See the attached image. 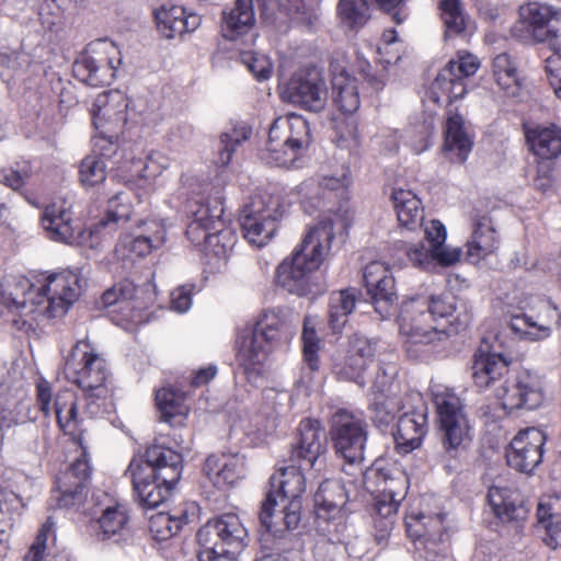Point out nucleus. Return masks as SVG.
<instances>
[{
    "label": "nucleus",
    "mask_w": 561,
    "mask_h": 561,
    "mask_svg": "<svg viewBox=\"0 0 561 561\" xmlns=\"http://www.w3.org/2000/svg\"><path fill=\"white\" fill-rule=\"evenodd\" d=\"M331 83L333 104L347 117L334 119V141L339 147H347L348 142H356L358 137L357 123L352 117L360 106L358 81L346 71H341L333 76Z\"/></svg>",
    "instance_id": "14"
},
{
    "label": "nucleus",
    "mask_w": 561,
    "mask_h": 561,
    "mask_svg": "<svg viewBox=\"0 0 561 561\" xmlns=\"http://www.w3.org/2000/svg\"><path fill=\"white\" fill-rule=\"evenodd\" d=\"M399 411L400 407L394 398L383 397L374 403L373 421L378 427H387L394 421Z\"/></svg>",
    "instance_id": "63"
},
{
    "label": "nucleus",
    "mask_w": 561,
    "mask_h": 561,
    "mask_svg": "<svg viewBox=\"0 0 561 561\" xmlns=\"http://www.w3.org/2000/svg\"><path fill=\"white\" fill-rule=\"evenodd\" d=\"M21 506H23L22 500L16 493L0 489V557L8 550L12 513Z\"/></svg>",
    "instance_id": "51"
},
{
    "label": "nucleus",
    "mask_w": 561,
    "mask_h": 561,
    "mask_svg": "<svg viewBox=\"0 0 561 561\" xmlns=\"http://www.w3.org/2000/svg\"><path fill=\"white\" fill-rule=\"evenodd\" d=\"M289 158L294 162L312 141L309 122L299 114H288Z\"/></svg>",
    "instance_id": "50"
},
{
    "label": "nucleus",
    "mask_w": 561,
    "mask_h": 561,
    "mask_svg": "<svg viewBox=\"0 0 561 561\" xmlns=\"http://www.w3.org/2000/svg\"><path fill=\"white\" fill-rule=\"evenodd\" d=\"M400 504L401 502L383 497L380 493L376 495L371 507V517L374 527L380 533L379 538L382 539L389 535Z\"/></svg>",
    "instance_id": "52"
},
{
    "label": "nucleus",
    "mask_w": 561,
    "mask_h": 561,
    "mask_svg": "<svg viewBox=\"0 0 561 561\" xmlns=\"http://www.w3.org/2000/svg\"><path fill=\"white\" fill-rule=\"evenodd\" d=\"M325 451L323 427L319 420L305 417L297 427L296 440L291 445L290 461L312 468Z\"/></svg>",
    "instance_id": "27"
},
{
    "label": "nucleus",
    "mask_w": 561,
    "mask_h": 561,
    "mask_svg": "<svg viewBox=\"0 0 561 561\" xmlns=\"http://www.w3.org/2000/svg\"><path fill=\"white\" fill-rule=\"evenodd\" d=\"M106 161L96 151L84 157L79 164V182L84 188H92L105 182Z\"/></svg>",
    "instance_id": "53"
},
{
    "label": "nucleus",
    "mask_w": 561,
    "mask_h": 561,
    "mask_svg": "<svg viewBox=\"0 0 561 561\" xmlns=\"http://www.w3.org/2000/svg\"><path fill=\"white\" fill-rule=\"evenodd\" d=\"M493 77L497 85L508 96H517L523 87V78L515 59L507 53L499 54L492 64Z\"/></svg>",
    "instance_id": "46"
},
{
    "label": "nucleus",
    "mask_w": 561,
    "mask_h": 561,
    "mask_svg": "<svg viewBox=\"0 0 561 561\" xmlns=\"http://www.w3.org/2000/svg\"><path fill=\"white\" fill-rule=\"evenodd\" d=\"M528 151L538 162L552 161L561 156V127L557 124H523Z\"/></svg>",
    "instance_id": "29"
},
{
    "label": "nucleus",
    "mask_w": 561,
    "mask_h": 561,
    "mask_svg": "<svg viewBox=\"0 0 561 561\" xmlns=\"http://www.w3.org/2000/svg\"><path fill=\"white\" fill-rule=\"evenodd\" d=\"M367 295L379 313H388L396 298V284L388 265L379 261L368 263L363 274Z\"/></svg>",
    "instance_id": "28"
},
{
    "label": "nucleus",
    "mask_w": 561,
    "mask_h": 561,
    "mask_svg": "<svg viewBox=\"0 0 561 561\" xmlns=\"http://www.w3.org/2000/svg\"><path fill=\"white\" fill-rule=\"evenodd\" d=\"M479 67L476 56L459 53L457 59H450L437 73L425 92L426 100L438 106H450L467 94V81Z\"/></svg>",
    "instance_id": "9"
},
{
    "label": "nucleus",
    "mask_w": 561,
    "mask_h": 561,
    "mask_svg": "<svg viewBox=\"0 0 561 561\" xmlns=\"http://www.w3.org/2000/svg\"><path fill=\"white\" fill-rule=\"evenodd\" d=\"M405 531L416 552L426 561H435L447 550V531L443 514L425 515L408 512L404 517Z\"/></svg>",
    "instance_id": "15"
},
{
    "label": "nucleus",
    "mask_w": 561,
    "mask_h": 561,
    "mask_svg": "<svg viewBox=\"0 0 561 561\" xmlns=\"http://www.w3.org/2000/svg\"><path fill=\"white\" fill-rule=\"evenodd\" d=\"M157 30L167 39L180 37L185 33L195 31L201 24V16L187 13L176 4H162L154 11Z\"/></svg>",
    "instance_id": "35"
},
{
    "label": "nucleus",
    "mask_w": 561,
    "mask_h": 561,
    "mask_svg": "<svg viewBox=\"0 0 561 561\" xmlns=\"http://www.w3.org/2000/svg\"><path fill=\"white\" fill-rule=\"evenodd\" d=\"M409 300L414 306L424 305L425 307L420 311L432 322H436L439 319H447L448 327L444 330L448 333V337L451 334H458L465 331L472 320L471 313L465 307L462 310H458L457 297L451 294L417 296Z\"/></svg>",
    "instance_id": "22"
},
{
    "label": "nucleus",
    "mask_w": 561,
    "mask_h": 561,
    "mask_svg": "<svg viewBox=\"0 0 561 561\" xmlns=\"http://www.w3.org/2000/svg\"><path fill=\"white\" fill-rule=\"evenodd\" d=\"M347 347L359 359H365L366 365L370 366L374 363L377 352L376 343L368 337L356 333L348 339Z\"/></svg>",
    "instance_id": "64"
},
{
    "label": "nucleus",
    "mask_w": 561,
    "mask_h": 561,
    "mask_svg": "<svg viewBox=\"0 0 561 561\" xmlns=\"http://www.w3.org/2000/svg\"><path fill=\"white\" fill-rule=\"evenodd\" d=\"M254 201L248 204V243L261 249L266 245L277 230V221L264 209H254Z\"/></svg>",
    "instance_id": "45"
},
{
    "label": "nucleus",
    "mask_w": 561,
    "mask_h": 561,
    "mask_svg": "<svg viewBox=\"0 0 561 561\" xmlns=\"http://www.w3.org/2000/svg\"><path fill=\"white\" fill-rule=\"evenodd\" d=\"M352 184L351 171L347 168L341 176H321L305 180L298 186V194L304 202L313 208H323L334 211V205L341 206L342 202L350 198Z\"/></svg>",
    "instance_id": "18"
},
{
    "label": "nucleus",
    "mask_w": 561,
    "mask_h": 561,
    "mask_svg": "<svg viewBox=\"0 0 561 561\" xmlns=\"http://www.w3.org/2000/svg\"><path fill=\"white\" fill-rule=\"evenodd\" d=\"M368 0H340L337 14L343 25L350 30H359L368 21Z\"/></svg>",
    "instance_id": "55"
},
{
    "label": "nucleus",
    "mask_w": 561,
    "mask_h": 561,
    "mask_svg": "<svg viewBox=\"0 0 561 561\" xmlns=\"http://www.w3.org/2000/svg\"><path fill=\"white\" fill-rule=\"evenodd\" d=\"M277 504L273 492L266 494L259 514L264 531L260 536L261 547L265 556H273L279 560L294 550V535L291 534L300 523V505L293 503L284 506L279 520H274V508Z\"/></svg>",
    "instance_id": "5"
},
{
    "label": "nucleus",
    "mask_w": 561,
    "mask_h": 561,
    "mask_svg": "<svg viewBox=\"0 0 561 561\" xmlns=\"http://www.w3.org/2000/svg\"><path fill=\"white\" fill-rule=\"evenodd\" d=\"M137 293L136 285L129 279H123L106 289L99 304L104 308L115 305H129Z\"/></svg>",
    "instance_id": "59"
},
{
    "label": "nucleus",
    "mask_w": 561,
    "mask_h": 561,
    "mask_svg": "<svg viewBox=\"0 0 561 561\" xmlns=\"http://www.w3.org/2000/svg\"><path fill=\"white\" fill-rule=\"evenodd\" d=\"M54 535L55 523L51 517H48L38 530L35 541L32 543L24 557V561H44L47 541L49 537H54Z\"/></svg>",
    "instance_id": "61"
},
{
    "label": "nucleus",
    "mask_w": 561,
    "mask_h": 561,
    "mask_svg": "<svg viewBox=\"0 0 561 561\" xmlns=\"http://www.w3.org/2000/svg\"><path fill=\"white\" fill-rule=\"evenodd\" d=\"M494 397L501 408L511 414L519 410H535L545 401V388L541 378L529 370L507 376L494 390Z\"/></svg>",
    "instance_id": "13"
},
{
    "label": "nucleus",
    "mask_w": 561,
    "mask_h": 561,
    "mask_svg": "<svg viewBox=\"0 0 561 561\" xmlns=\"http://www.w3.org/2000/svg\"><path fill=\"white\" fill-rule=\"evenodd\" d=\"M426 433L427 409L425 404L403 412L399 416L397 432L393 434L397 451L405 455L419 448Z\"/></svg>",
    "instance_id": "31"
},
{
    "label": "nucleus",
    "mask_w": 561,
    "mask_h": 561,
    "mask_svg": "<svg viewBox=\"0 0 561 561\" xmlns=\"http://www.w3.org/2000/svg\"><path fill=\"white\" fill-rule=\"evenodd\" d=\"M424 307V305L414 306L408 299L402 302L398 316L403 350L410 358L414 359L448 339L445 330L438 329L424 313H421L420 310Z\"/></svg>",
    "instance_id": "6"
},
{
    "label": "nucleus",
    "mask_w": 561,
    "mask_h": 561,
    "mask_svg": "<svg viewBox=\"0 0 561 561\" xmlns=\"http://www.w3.org/2000/svg\"><path fill=\"white\" fill-rule=\"evenodd\" d=\"M442 444L446 454L455 458L469 439V424L462 411L460 399L449 392H439L434 397Z\"/></svg>",
    "instance_id": "16"
},
{
    "label": "nucleus",
    "mask_w": 561,
    "mask_h": 561,
    "mask_svg": "<svg viewBox=\"0 0 561 561\" xmlns=\"http://www.w3.org/2000/svg\"><path fill=\"white\" fill-rule=\"evenodd\" d=\"M187 514L173 517L169 514L160 513L151 518L150 531L154 535L156 539L167 540L176 535L182 526L187 523Z\"/></svg>",
    "instance_id": "58"
},
{
    "label": "nucleus",
    "mask_w": 561,
    "mask_h": 561,
    "mask_svg": "<svg viewBox=\"0 0 561 561\" xmlns=\"http://www.w3.org/2000/svg\"><path fill=\"white\" fill-rule=\"evenodd\" d=\"M287 330L288 322L282 309L266 310L260 316L252 332L251 345L248 347V380L264 374L273 345Z\"/></svg>",
    "instance_id": "10"
},
{
    "label": "nucleus",
    "mask_w": 561,
    "mask_h": 561,
    "mask_svg": "<svg viewBox=\"0 0 561 561\" xmlns=\"http://www.w3.org/2000/svg\"><path fill=\"white\" fill-rule=\"evenodd\" d=\"M329 436L335 455L348 465L360 463L367 442V423L360 413L337 409L329 421Z\"/></svg>",
    "instance_id": "7"
},
{
    "label": "nucleus",
    "mask_w": 561,
    "mask_h": 561,
    "mask_svg": "<svg viewBox=\"0 0 561 561\" xmlns=\"http://www.w3.org/2000/svg\"><path fill=\"white\" fill-rule=\"evenodd\" d=\"M129 99L119 91H108L99 94L91 108L92 124L100 133H110L111 137L123 133L129 121L147 123L149 114L139 110L129 111Z\"/></svg>",
    "instance_id": "12"
},
{
    "label": "nucleus",
    "mask_w": 561,
    "mask_h": 561,
    "mask_svg": "<svg viewBox=\"0 0 561 561\" xmlns=\"http://www.w3.org/2000/svg\"><path fill=\"white\" fill-rule=\"evenodd\" d=\"M520 22L537 43L556 39L561 32V11L540 2L519 8Z\"/></svg>",
    "instance_id": "25"
},
{
    "label": "nucleus",
    "mask_w": 561,
    "mask_h": 561,
    "mask_svg": "<svg viewBox=\"0 0 561 561\" xmlns=\"http://www.w3.org/2000/svg\"><path fill=\"white\" fill-rule=\"evenodd\" d=\"M440 18L445 25L446 36L461 35L467 26L466 15L460 0H440L438 3Z\"/></svg>",
    "instance_id": "54"
},
{
    "label": "nucleus",
    "mask_w": 561,
    "mask_h": 561,
    "mask_svg": "<svg viewBox=\"0 0 561 561\" xmlns=\"http://www.w3.org/2000/svg\"><path fill=\"white\" fill-rule=\"evenodd\" d=\"M288 130V115L279 116L271 124L266 141L267 156L264 158L268 163L279 167L290 163Z\"/></svg>",
    "instance_id": "42"
},
{
    "label": "nucleus",
    "mask_w": 561,
    "mask_h": 561,
    "mask_svg": "<svg viewBox=\"0 0 561 561\" xmlns=\"http://www.w3.org/2000/svg\"><path fill=\"white\" fill-rule=\"evenodd\" d=\"M131 213L130 190L119 191L108 199L107 210L95 228L98 231H115L130 219Z\"/></svg>",
    "instance_id": "47"
},
{
    "label": "nucleus",
    "mask_w": 561,
    "mask_h": 561,
    "mask_svg": "<svg viewBox=\"0 0 561 561\" xmlns=\"http://www.w3.org/2000/svg\"><path fill=\"white\" fill-rule=\"evenodd\" d=\"M486 499L494 517L502 524L520 527L529 516L525 496L517 488L493 485Z\"/></svg>",
    "instance_id": "26"
},
{
    "label": "nucleus",
    "mask_w": 561,
    "mask_h": 561,
    "mask_svg": "<svg viewBox=\"0 0 561 561\" xmlns=\"http://www.w3.org/2000/svg\"><path fill=\"white\" fill-rule=\"evenodd\" d=\"M1 304L11 313L19 316H27L37 312L36 285L32 284L30 279L23 276H5L1 283L0 289Z\"/></svg>",
    "instance_id": "32"
},
{
    "label": "nucleus",
    "mask_w": 561,
    "mask_h": 561,
    "mask_svg": "<svg viewBox=\"0 0 561 561\" xmlns=\"http://www.w3.org/2000/svg\"><path fill=\"white\" fill-rule=\"evenodd\" d=\"M55 415L60 430L72 436L73 440L83 446V430L81 428V420L78 416V399L71 390H64L57 393L54 402Z\"/></svg>",
    "instance_id": "37"
},
{
    "label": "nucleus",
    "mask_w": 561,
    "mask_h": 561,
    "mask_svg": "<svg viewBox=\"0 0 561 561\" xmlns=\"http://www.w3.org/2000/svg\"><path fill=\"white\" fill-rule=\"evenodd\" d=\"M500 244L490 215H477L472 219V234L466 247V257L470 263H479L493 254Z\"/></svg>",
    "instance_id": "36"
},
{
    "label": "nucleus",
    "mask_w": 561,
    "mask_h": 561,
    "mask_svg": "<svg viewBox=\"0 0 561 561\" xmlns=\"http://www.w3.org/2000/svg\"><path fill=\"white\" fill-rule=\"evenodd\" d=\"M245 455L240 453H224L210 455L205 460L203 472L217 489L234 486L243 478Z\"/></svg>",
    "instance_id": "30"
},
{
    "label": "nucleus",
    "mask_w": 561,
    "mask_h": 561,
    "mask_svg": "<svg viewBox=\"0 0 561 561\" xmlns=\"http://www.w3.org/2000/svg\"><path fill=\"white\" fill-rule=\"evenodd\" d=\"M356 305L353 289L332 293L329 302V325L333 333H340Z\"/></svg>",
    "instance_id": "49"
},
{
    "label": "nucleus",
    "mask_w": 561,
    "mask_h": 561,
    "mask_svg": "<svg viewBox=\"0 0 561 561\" xmlns=\"http://www.w3.org/2000/svg\"><path fill=\"white\" fill-rule=\"evenodd\" d=\"M245 527L237 514L208 520L197 531L198 561H241Z\"/></svg>",
    "instance_id": "4"
},
{
    "label": "nucleus",
    "mask_w": 561,
    "mask_h": 561,
    "mask_svg": "<svg viewBox=\"0 0 561 561\" xmlns=\"http://www.w3.org/2000/svg\"><path fill=\"white\" fill-rule=\"evenodd\" d=\"M156 404L160 413V420L171 425L176 419H183L188 413L185 404V396L172 388H162L156 393Z\"/></svg>",
    "instance_id": "48"
},
{
    "label": "nucleus",
    "mask_w": 561,
    "mask_h": 561,
    "mask_svg": "<svg viewBox=\"0 0 561 561\" xmlns=\"http://www.w3.org/2000/svg\"><path fill=\"white\" fill-rule=\"evenodd\" d=\"M368 474L375 479L377 492L383 497L399 502L405 499L409 490V479L404 473L400 471L392 472L375 462Z\"/></svg>",
    "instance_id": "44"
},
{
    "label": "nucleus",
    "mask_w": 561,
    "mask_h": 561,
    "mask_svg": "<svg viewBox=\"0 0 561 561\" xmlns=\"http://www.w3.org/2000/svg\"><path fill=\"white\" fill-rule=\"evenodd\" d=\"M391 201L400 227L410 231H421L424 220L421 199L411 190L394 188Z\"/></svg>",
    "instance_id": "40"
},
{
    "label": "nucleus",
    "mask_w": 561,
    "mask_h": 561,
    "mask_svg": "<svg viewBox=\"0 0 561 561\" xmlns=\"http://www.w3.org/2000/svg\"><path fill=\"white\" fill-rule=\"evenodd\" d=\"M54 535L55 523L51 517H48L38 530L35 541L32 543L24 557V561H44L47 541L49 537H54Z\"/></svg>",
    "instance_id": "62"
},
{
    "label": "nucleus",
    "mask_w": 561,
    "mask_h": 561,
    "mask_svg": "<svg viewBox=\"0 0 561 561\" xmlns=\"http://www.w3.org/2000/svg\"><path fill=\"white\" fill-rule=\"evenodd\" d=\"M36 285V304L39 314L49 318L64 316L79 298L81 286L76 272L62 271L49 274Z\"/></svg>",
    "instance_id": "11"
},
{
    "label": "nucleus",
    "mask_w": 561,
    "mask_h": 561,
    "mask_svg": "<svg viewBox=\"0 0 561 561\" xmlns=\"http://www.w3.org/2000/svg\"><path fill=\"white\" fill-rule=\"evenodd\" d=\"M547 435L537 427L520 430L506 451L507 465L516 471L531 473L541 462Z\"/></svg>",
    "instance_id": "20"
},
{
    "label": "nucleus",
    "mask_w": 561,
    "mask_h": 561,
    "mask_svg": "<svg viewBox=\"0 0 561 561\" xmlns=\"http://www.w3.org/2000/svg\"><path fill=\"white\" fill-rule=\"evenodd\" d=\"M294 462L290 466L278 469L276 474L270 479L271 490L274 496H280L282 500H288L290 504L298 503L301 506L299 499L306 491V478L300 469L301 466H296Z\"/></svg>",
    "instance_id": "39"
},
{
    "label": "nucleus",
    "mask_w": 561,
    "mask_h": 561,
    "mask_svg": "<svg viewBox=\"0 0 561 561\" xmlns=\"http://www.w3.org/2000/svg\"><path fill=\"white\" fill-rule=\"evenodd\" d=\"M474 145L473 135L467 127L463 117L448 110L444 126V150L451 162L462 164L467 161Z\"/></svg>",
    "instance_id": "34"
},
{
    "label": "nucleus",
    "mask_w": 561,
    "mask_h": 561,
    "mask_svg": "<svg viewBox=\"0 0 561 561\" xmlns=\"http://www.w3.org/2000/svg\"><path fill=\"white\" fill-rule=\"evenodd\" d=\"M533 323L537 331L535 339H545L550 334L552 327H561V311L551 301H543L538 307L536 317H533Z\"/></svg>",
    "instance_id": "56"
},
{
    "label": "nucleus",
    "mask_w": 561,
    "mask_h": 561,
    "mask_svg": "<svg viewBox=\"0 0 561 561\" xmlns=\"http://www.w3.org/2000/svg\"><path fill=\"white\" fill-rule=\"evenodd\" d=\"M65 374L68 380L85 392V412L91 417L107 410L110 396L104 385L106 362L88 342L79 341L72 347L65 362Z\"/></svg>",
    "instance_id": "3"
},
{
    "label": "nucleus",
    "mask_w": 561,
    "mask_h": 561,
    "mask_svg": "<svg viewBox=\"0 0 561 561\" xmlns=\"http://www.w3.org/2000/svg\"><path fill=\"white\" fill-rule=\"evenodd\" d=\"M369 366L365 364V359H359L347 347L344 358L335 364L336 374L346 380L359 382L364 378V374Z\"/></svg>",
    "instance_id": "60"
},
{
    "label": "nucleus",
    "mask_w": 561,
    "mask_h": 561,
    "mask_svg": "<svg viewBox=\"0 0 561 561\" xmlns=\"http://www.w3.org/2000/svg\"><path fill=\"white\" fill-rule=\"evenodd\" d=\"M145 233L122 238L119 247L127 250L131 255L142 257L165 242L167 230L163 221L149 220L145 222Z\"/></svg>",
    "instance_id": "41"
},
{
    "label": "nucleus",
    "mask_w": 561,
    "mask_h": 561,
    "mask_svg": "<svg viewBox=\"0 0 561 561\" xmlns=\"http://www.w3.org/2000/svg\"><path fill=\"white\" fill-rule=\"evenodd\" d=\"M302 356L304 360L311 371H317L320 368L319 351L321 348V341L318 337L316 329L310 325L309 320L306 318L304 321V329L301 333Z\"/></svg>",
    "instance_id": "57"
},
{
    "label": "nucleus",
    "mask_w": 561,
    "mask_h": 561,
    "mask_svg": "<svg viewBox=\"0 0 561 561\" xmlns=\"http://www.w3.org/2000/svg\"><path fill=\"white\" fill-rule=\"evenodd\" d=\"M123 57L116 44L110 39H96L73 64L75 77L91 87L108 85L116 77Z\"/></svg>",
    "instance_id": "8"
},
{
    "label": "nucleus",
    "mask_w": 561,
    "mask_h": 561,
    "mask_svg": "<svg viewBox=\"0 0 561 561\" xmlns=\"http://www.w3.org/2000/svg\"><path fill=\"white\" fill-rule=\"evenodd\" d=\"M183 470L180 453L161 444H152L144 456L134 457L126 470L134 494L145 508L162 504L179 482Z\"/></svg>",
    "instance_id": "2"
},
{
    "label": "nucleus",
    "mask_w": 561,
    "mask_h": 561,
    "mask_svg": "<svg viewBox=\"0 0 561 561\" xmlns=\"http://www.w3.org/2000/svg\"><path fill=\"white\" fill-rule=\"evenodd\" d=\"M280 99L301 110L318 113L327 103L325 82L316 72L297 71L282 88Z\"/></svg>",
    "instance_id": "19"
},
{
    "label": "nucleus",
    "mask_w": 561,
    "mask_h": 561,
    "mask_svg": "<svg viewBox=\"0 0 561 561\" xmlns=\"http://www.w3.org/2000/svg\"><path fill=\"white\" fill-rule=\"evenodd\" d=\"M347 502L344 485L337 480H324L314 494L318 526L329 535H339L346 528L343 507Z\"/></svg>",
    "instance_id": "17"
},
{
    "label": "nucleus",
    "mask_w": 561,
    "mask_h": 561,
    "mask_svg": "<svg viewBox=\"0 0 561 561\" xmlns=\"http://www.w3.org/2000/svg\"><path fill=\"white\" fill-rule=\"evenodd\" d=\"M129 516L123 504L108 505L101 510V515L90 523L91 534L100 541L117 542L126 529Z\"/></svg>",
    "instance_id": "38"
},
{
    "label": "nucleus",
    "mask_w": 561,
    "mask_h": 561,
    "mask_svg": "<svg viewBox=\"0 0 561 561\" xmlns=\"http://www.w3.org/2000/svg\"><path fill=\"white\" fill-rule=\"evenodd\" d=\"M473 383L480 390L493 389L510 374V362L501 354L478 350L472 362Z\"/></svg>",
    "instance_id": "33"
},
{
    "label": "nucleus",
    "mask_w": 561,
    "mask_h": 561,
    "mask_svg": "<svg viewBox=\"0 0 561 561\" xmlns=\"http://www.w3.org/2000/svg\"><path fill=\"white\" fill-rule=\"evenodd\" d=\"M188 187L190 197L185 203L188 221L203 224L204 227L211 228L219 234H229V231L224 230V221L221 220L224 207L220 199H210L209 196H206L209 183H198L192 179Z\"/></svg>",
    "instance_id": "23"
},
{
    "label": "nucleus",
    "mask_w": 561,
    "mask_h": 561,
    "mask_svg": "<svg viewBox=\"0 0 561 561\" xmlns=\"http://www.w3.org/2000/svg\"><path fill=\"white\" fill-rule=\"evenodd\" d=\"M75 198L71 195L48 204L42 216V227L48 239L75 244L80 242L81 228L73 220Z\"/></svg>",
    "instance_id": "21"
},
{
    "label": "nucleus",
    "mask_w": 561,
    "mask_h": 561,
    "mask_svg": "<svg viewBox=\"0 0 561 561\" xmlns=\"http://www.w3.org/2000/svg\"><path fill=\"white\" fill-rule=\"evenodd\" d=\"M91 468L85 458L75 460L70 467L57 477L51 499L59 507L79 506L87 497Z\"/></svg>",
    "instance_id": "24"
},
{
    "label": "nucleus",
    "mask_w": 561,
    "mask_h": 561,
    "mask_svg": "<svg viewBox=\"0 0 561 561\" xmlns=\"http://www.w3.org/2000/svg\"><path fill=\"white\" fill-rule=\"evenodd\" d=\"M333 240L332 221H322L311 228L293 253L277 266L276 285L299 297L320 294L322 285L314 279V273L329 255Z\"/></svg>",
    "instance_id": "1"
},
{
    "label": "nucleus",
    "mask_w": 561,
    "mask_h": 561,
    "mask_svg": "<svg viewBox=\"0 0 561 561\" xmlns=\"http://www.w3.org/2000/svg\"><path fill=\"white\" fill-rule=\"evenodd\" d=\"M245 0H237L234 7L222 12L221 35L226 42L234 43L239 51L241 64L243 59V47L245 45Z\"/></svg>",
    "instance_id": "43"
}]
</instances>
